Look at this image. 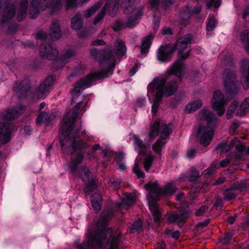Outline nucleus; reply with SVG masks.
<instances>
[{
  "label": "nucleus",
  "instance_id": "obj_1",
  "mask_svg": "<svg viewBox=\"0 0 249 249\" xmlns=\"http://www.w3.org/2000/svg\"><path fill=\"white\" fill-rule=\"evenodd\" d=\"M84 106V104L82 101L78 102L73 110L65 115L61 127L64 139L61 140L60 144L64 153L72 155L71 161L70 163V170L72 173L75 171L77 166L83 160L84 150L90 146L85 141L75 140L78 136V132L72 128V124L78 112L82 110Z\"/></svg>",
  "mask_w": 249,
  "mask_h": 249
},
{
  "label": "nucleus",
  "instance_id": "obj_2",
  "mask_svg": "<svg viewBox=\"0 0 249 249\" xmlns=\"http://www.w3.org/2000/svg\"><path fill=\"white\" fill-rule=\"evenodd\" d=\"M199 117L201 120L207 121V125H201L199 126L197 137L199 139L200 143L204 146L208 145L213 134V127L216 122V117L213 112L204 109L199 113Z\"/></svg>",
  "mask_w": 249,
  "mask_h": 249
},
{
  "label": "nucleus",
  "instance_id": "obj_3",
  "mask_svg": "<svg viewBox=\"0 0 249 249\" xmlns=\"http://www.w3.org/2000/svg\"><path fill=\"white\" fill-rule=\"evenodd\" d=\"M193 36L190 34H186L180 38L177 43V47L178 49V59L173 64L169 73L170 74H174L177 76H180L184 66L183 60L188 58L189 56V52L185 53L183 50L187 48L188 44L191 43Z\"/></svg>",
  "mask_w": 249,
  "mask_h": 249
},
{
  "label": "nucleus",
  "instance_id": "obj_4",
  "mask_svg": "<svg viewBox=\"0 0 249 249\" xmlns=\"http://www.w3.org/2000/svg\"><path fill=\"white\" fill-rule=\"evenodd\" d=\"M62 7L61 0H32L31 2L29 15L32 18H36L40 11L49 8L51 14L59 11Z\"/></svg>",
  "mask_w": 249,
  "mask_h": 249
},
{
  "label": "nucleus",
  "instance_id": "obj_5",
  "mask_svg": "<svg viewBox=\"0 0 249 249\" xmlns=\"http://www.w3.org/2000/svg\"><path fill=\"white\" fill-rule=\"evenodd\" d=\"M108 76L104 71H99L97 72L89 74L87 76L81 78L73 85V88L71 91L72 101L75 103L76 98L80 95V92L90 86L91 83L98 79L105 78Z\"/></svg>",
  "mask_w": 249,
  "mask_h": 249
},
{
  "label": "nucleus",
  "instance_id": "obj_6",
  "mask_svg": "<svg viewBox=\"0 0 249 249\" xmlns=\"http://www.w3.org/2000/svg\"><path fill=\"white\" fill-rule=\"evenodd\" d=\"M91 57L98 62L100 65H107V68L101 71H105L107 74H112V71L115 66V59L110 50H105L98 51L93 48L90 50Z\"/></svg>",
  "mask_w": 249,
  "mask_h": 249
},
{
  "label": "nucleus",
  "instance_id": "obj_7",
  "mask_svg": "<svg viewBox=\"0 0 249 249\" xmlns=\"http://www.w3.org/2000/svg\"><path fill=\"white\" fill-rule=\"evenodd\" d=\"M136 0H123L121 7L125 14L128 15V18L124 23L125 28H132L137 23V20L142 15V6L135 7L133 5Z\"/></svg>",
  "mask_w": 249,
  "mask_h": 249
},
{
  "label": "nucleus",
  "instance_id": "obj_8",
  "mask_svg": "<svg viewBox=\"0 0 249 249\" xmlns=\"http://www.w3.org/2000/svg\"><path fill=\"white\" fill-rule=\"evenodd\" d=\"M146 188L149 192V196L154 200H158L161 195L171 196L177 191V188L173 182L167 183L163 190L160 188L158 182L148 183L146 185Z\"/></svg>",
  "mask_w": 249,
  "mask_h": 249
},
{
  "label": "nucleus",
  "instance_id": "obj_9",
  "mask_svg": "<svg viewBox=\"0 0 249 249\" xmlns=\"http://www.w3.org/2000/svg\"><path fill=\"white\" fill-rule=\"evenodd\" d=\"M224 88L228 92L229 96L235 97L239 91L240 83L236 79L234 71L226 69L222 75Z\"/></svg>",
  "mask_w": 249,
  "mask_h": 249
},
{
  "label": "nucleus",
  "instance_id": "obj_10",
  "mask_svg": "<svg viewBox=\"0 0 249 249\" xmlns=\"http://www.w3.org/2000/svg\"><path fill=\"white\" fill-rule=\"evenodd\" d=\"M166 79L164 78H157L151 83L156 92L160 91L166 97L173 95L177 91L178 85L176 81H171L165 83Z\"/></svg>",
  "mask_w": 249,
  "mask_h": 249
},
{
  "label": "nucleus",
  "instance_id": "obj_11",
  "mask_svg": "<svg viewBox=\"0 0 249 249\" xmlns=\"http://www.w3.org/2000/svg\"><path fill=\"white\" fill-rule=\"evenodd\" d=\"M79 177L86 184V186L83 189L85 193L89 194L97 188L91 172L86 166H83L79 169Z\"/></svg>",
  "mask_w": 249,
  "mask_h": 249
},
{
  "label": "nucleus",
  "instance_id": "obj_12",
  "mask_svg": "<svg viewBox=\"0 0 249 249\" xmlns=\"http://www.w3.org/2000/svg\"><path fill=\"white\" fill-rule=\"evenodd\" d=\"M211 102L212 108L217 112L218 115H223L225 111L224 106L227 104V101L225 99L222 91L220 90L214 91Z\"/></svg>",
  "mask_w": 249,
  "mask_h": 249
},
{
  "label": "nucleus",
  "instance_id": "obj_13",
  "mask_svg": "<svg viewBox=\"0 0 249 249\" xmlns=\"http://www.w3.org/2000/svg\"><path fill=\"white\" fill-rule=\"evenodd\" d=\"M16 14V7L12 3H7L3 8V13L0 19V27L3 28L6 24L9 23Z\"/></svg>",
  "mask_w": 249,
  "mask_h": 249
},
{
  "label": "nucleus",
  "instance_id": "obj_14",
  "mask_svg": "<svg viewBox=\"0 0 249 249\" xmlns=\"http://www.w3.org/2000/svg\"><path fill=\"white\" fill-rule=\"evenodd\" d=\"M39 53L42 58L53 60L57 57L58 52L52 45L43 43L40 47Z\"/></svg>",
  "mask_w": 249,
  "mask_h": 249
},
{
  "label": "nucleus",
  "instance_id": "obj_15",
  "mask_svg": "<svg viewBox=\"0 0 249 249\" xmlns=\"http://www.w3.org/2000/svg\"><path fill=\"white\" fill-rule=\"evenodd\" d=\"M12 124L4 122L0 123V143L6 144L11 139Z\"/></svg>",
  "mask_w": 249,
  "mask_h": 249
},
{
  "label": "nucleus",
  "instance_id": "obj_16",
  "mask_svg": "<svg viewBox=\"0 0 249 249\" xmlns=\"http://www.w3.org/2000/svg\"><path fill=\"white\" fill-rule=\"evenodd\" d=\"M173 44H168L161 46L159 49L158 58L161 61H165L169 56L174 51Z\"/></svg>",
  "mask_w": 249,
  "mask_h": 249
},
{
  "label": "nucleus",
  "instance_id": "obj_17",
  "mask_svg": "<svg viewBox=\"0 0 249 249\" xmlns=\"http://www.w3.org/2000/svg\"><path fill=\"white\" fill-rule=\"evenodd\" d=\"M53 78L52 76H50L45 79L44 81L40 85L37 92V96L38 98H41L48 92L50 87L53 85Z\"/></svg>",
  "mask_w": 249,
  "mask_h": 249
},
{
  "label": "nucleus",
  "instance_id": "obj_18",
  "mask_svg": "<svg viewBox=\"0 0 249 249\" xmlns=\"http://www.w3.org/2000/svg\"><path fill=\"white\" fill-rule=\"evenodd\" d=\"M25 108L24 106H20L8 110L3 116V120L10 121L18 118L19 115L25 110Z\"/></svg>",
  "mask_w": 249,
  "mask_h": 249
},
{
  "label": "nucleus",
  "instance_id": "obj_19",
  "mask_svg": "<svg viewBox=\"0 0 249 249\" xmlns=\"http://www.w3.org/2000/svg\"><path fill=\"white\" fill-rule=\"evenodd\" d=\"M241 72L243 78L245 79V83L243 85L244 89L247 90L249 87V61L244 59L242 61L241 66Z\"/></svg>",
  "mask_w": 249,
  "mask_h": 249
},
{
  "label": "nucleus",
  "instance_id": "obj_20",
  "mask_svg": "<svg viewBox=\"0 0 249 249\" xmlns=\"http://www.w3.org/2000/svg\"><path fill=\"white\" fill-rule=\"evenodd\" d=\"M61 31L58 21L53 20L50 27V35L52 40H57L61 36Z\"/></svg>",
  "mask_w": 249,
  "mask_h": 249
},
{
  "label": "nucleus",
  "instance_id": "obj_21",
  "mask_svg": "<svg viewBox=\"0 0 249 249\" xmlns=\"http://www.w3.org/2000/svg\"><path fill=\"white\" fill-rule=\"evenodd\" d=\"M135 199L132 194L126 193L125 195V198L121 203L118 204V207L121 209L128 210L132 205L134 204Z\"/></svg>",
  "mask_w": 249,
  "mask_h": 249
},
{
  "label": "nucleus",
  "instance_id": "obj_22",
  "mask_svg": "<svg viewBox=\"0 0 249 249\" xmlns=\"http://www.w3.org/2000/svg\"><path fill=\"white\" fill-rule=\"evenodd\" d=\"M120 0H108L104 7L107 5L106 12L108 11V14L111 17H114L118 10V5Z\"/></svg>",
  "mask_w": 249,
  "mask_h": 249
},
{
  "label": "nucleus",
  "instance_id": "obj_23",
  "mask_svg": "<svg viewBox=\"0 0 249 249\" xmlns=\"http://www.w3.org/2000/svg\"><path fill=\"white\" fill-rule=\"evenodd\" d=\"M149 206L150 210L154 217V220L155 222H159L160 221L161 217V213L159 211L158 207L156 203L157 200H154L149 197Z\"/></svg>",
  "mask_w": 249,
  "mask_h": 249
},
{
  "label": "nucleus",
  "instance_id": "obj_24",
  "mask_svg": "<svg viewBox=\"0 0 249 249\" xmlns=\"http://www.w3.org/2000/svg\"><path fill=\"white\" fill-rule=\"evenodd\" d=\"M153 38L154 36L150 34L142 39L141 51L142 54H146L148 53Z\"/></svg>",
  "mask_w": 249,
  "mask_h": 249
},
{
  "label": "nucleus",
  "instance_id": "obj_25",
  "mask_svg": "<svg viewBox=\"0 0 249 249\" xmlns=\"http://www.w3.org/2000/svg\"><path fill=\"white\" fill-rule=\"evenodd\" d=\"M83 27V21L82 15L76 14L71 19V28L75 30H80Z\"/></svg>",
  "mask_w": 249,
  "mask_h": 249
},
{
  "label": "nucleus",
  "instance_id": "obj_26",
  "mask_svg": "<svg viewBox=\"0 0 249 249\" xmlns=\"http://www.w3.org/2000/svg\"><path fill=\"white\" fill-rule=\"evenodd\" d=\"M28 7V2L27 0H21L19 6L17 15V18L18 21L22 20L26 17Z\"/></svg>",
  "mask_w": 249,
  "mask_h": 249
},
{
  "label": "nucleus",
  "instance_id": "obj_27",
  "mask_svg": "<svg viewBox=\"0 0 249 249\" xmlns=\"http://www.w3.org/2000/svg\"><path fill=\"white\" fill-rule=\"evenodd\" d=\"M102 201L101 196L98 194H94L91 196L92 206L96 213L101 209Z\"/></svg>",
  "mask_w": 249,
  "mask_h": 249
},
{
  "label": "nucleus",
  "instance_id": "obj_28",
  "mask_svg": "<svg viewBox=\"0 0 249 249\" xmlns=\"http://www.w3.org/2000/svg\"><path fill=\"white\" fill-rule=\"evenodd\" d=\"M150 131L148 133V136L151 140L155 139L159 133L160 123L156 121L151 124L150 126Z\"/></svg>",
  "mask_w": 249,
  "mask_h": 249
},
{
  "label": "nucleus",
  "instance_id": "obj_29",
  "mask_svg": "<svg viewBox=\"0 0 249 249\" xmlns=\"http://www.w3.org/2000/svg\"><path fill=\"white\" fill-rule=\"evenodd\" d=\"M114 46L116 54L120 56H123L126 51L124 43L122 40L118 39L115 40Z\"/></svg>",
  "mask_w": 249,
  "mask_h": 249
},
{
  "label": "nucleus",
  "instance_id": "obj_30",
  "mask_svg": "<svg viewBox=\"0 0 249 249\" xmlns=\"http://www.w3.org/2000/svg\"><path fill=\"white\" fill-rule=\"evenodd\" d=\"M240 38L244 48L249 53V30H244L240 35Z\"/></svg>",
  "mask_w": 249,
  "mask_h": 249
},
{
  "label": "nucleus",
  "instance_id": "obj_31",
  "mask_svg": "<svg viewBox=\"0 0 249 249\" xmlns=\"http://www.w3.org/2000/svg\"><path fill=\"white\" fill-rule=\"evenodd\" d=\"M238 193L231 185V187L225 190L223 192L224 198L227 200L235 199Z\"/></svg>",
  "mask_w": 249,
  "mask_h": 249
},
{
  "label": "nucleus",
  "instance_id": "obj_32",
  "mask_svg": "<svg viewBox=\"0 0 249 249\" xmlns=\"http://www.w3.org/2000/svg\"><path fill=\"white\" fill-rule=\"evenodd\" d=\"M249 110V98H246L242 103L239 108L237 109L236 115L243 116Z\"/></svg>",
  "mask_w": 249,
  "mask_h": 249
},
{
  "label": "nucleus",
  "instance_id": "obj_33",
  "mask_svg": "<svg viewBox=\"0 0 249 249\" xmlns=\"http://www.w3.org/2000/svg\"><path fill=\"white\" fill-rule=\"evenodd\" d=\"M172 131V128L170 124H163L160 127V139L162 140L166 139Z\"/></svg>",
  "mask_w": 249,
  "mask_h": 249
},
{
  "label": "nucleus",
  "instance_id": "obj_34",
  "mask_svg": "<svg viewBox=\"0 0 249 249\" xmlns=\"http://www.w3.org/2000/svg\"><path fill=\"white\" fill-rule=\"evenodd\" d=\"M162 98V94L161 92H156L155 95V99L152 106V113L155 115L157 113L160 102Z\"/></svg>",
  "mask_w": 249,
  "mask_h": 249
},
{
  "label": "nucleus",
  "instance_id": "obj_35",
  "mask_svg": "<svg viewBox=\"0 0 249 249\" xmlns=\"http://www.w3.org/2000/svg\"><path fill=\"white\" fill-rule=\"evenodd\" d=\"M202 105V103L201 101H196L187 105L186 107V111L189 113H192L200 108Z\"/></svg>",
  "mask_w": 249,
  "mask_h": 249
},
{
  "label": "nucleus",
  "instance_id": "obj_36",
  "mask_svg": "<svg viewBox=\"0 0 249 249\" xmlns=\"http://www.w3.org/2000/svg\"><path fill=\"white\" fill-rule=\"evenodd\" d=\"M155 156L152 155L151 153H149L148 155L144 158L143 164V167L145 171L149 172L150 168L152 165L153 162L155 159Z\"/></svg>",
  "mask_w": 249,
  "mask_h": 249
},
{
  "label": "nucleus",
  "instance_id": "obj_37",
  "mask_svg": "<svg viewBox=\"0 0 249 249\" xmlns=\"http://www.w3.org/2000/svg\"><path fill=\"white\" fill-rule=\"evenodd\" d=\"M163 140L161 139H158L152 146L154 152L160 156L161 155V150L165 144V142H163Z\"/></svg>",
  "mask_w": 249,
  "mask_h": 249
},
{
  "label": "nucleus",
  "instance_id": "obj_38",
  "mask_svg": "<svg viewBox=\"0 0 249 249\" xmlns=\"http://www.w3.org/2000/svg\"><path fill=\"white\" fill-rule=\"evenodd\" d=\"M103 3L101 1L93 5L89 9H87L85 12V17L86 18H89L92 16L96 11L102 6Z\"/></svg>",
  "mask_w": 249,
  "mask_h": 249
},
{
  "label": "nucleus",
  "instance_id": "obj_39",
  "mask_svg": "<svg viewBox=\"0 0 249 249\" xmlns=\"http://www.w3.org/2000/svg\"><path fill=\"white\" fill-rule=\"evenodd\" d=\"M201 190V184L199 183H195L190 193L189 197L191 200H194L197 196Z\"/></svg>",
  "mask_w": 249,
  "mask_h": 249
},
{
  "label": "nucleus",
  "instance_id": "obj_40",
  "mask_svg": "<svg viewBox=\"0 0 249 249\" xmlns=\"http://www.w3.org/2000/svg\"><path fill=\"white\" fill-rule=\"evenodd\" d=\"M191 213L190 211H185L178 214V225L184 223L186 220L191 216Z\"/></svg>",
  "mask_w": 249,
  "mask_h": 249
},
{
  "label": "nucleus",
  "instance_id": "obj_41",
  "mask_svg": "<svg viewBox=\"0 0 249 249\" xmlns=\"http://www.w3.org/2000/svg\"><path fill=\"white\" fill-rule=\"evenodd\" d=\"M133 139L135 144L141 150L142 152L144 151L146 149V146L143 143L142 140L137 135H134Z\"/></svg>",
  "mask_w": 249,
  "mask_h": 249
},
{
  "label": "nucleus",
  "instance_id": "obj_42",
  "mask_svg": "<svg viewBox=\"0 0 249 249\" xmlns=\"http://www.w3.org/2000/svg\"><path fill=\"white\" fill-rule=\"evenodd\" d=\"M231 145L235 147L236 149L239 152H243L245 151V146L236 138L231 141Z\"/></svg>",
  "mask_w": 249,
  "mask_h": 249
},
{
  "label": "nucleus",
  "instance_id": "obj_43",
  "mask_svg": "<svg viewBox=\"0 0 249 249\" xmlns=\"http://www.w3.org/2000/svg\"><path fill=\"white\" fill-rule=\"evenodd\" d=\"M238 106V102L236 101H234L231 106L229 107L228 110H227V112L226 113V116L227 117V119H229L231 118L235 110V109L237 108V107Z\"/></svg>",
  "mask_w": 249,
  "mask_h": 249
},
{
  "label": "nucleus",
  "instance_id": "obj_44",
  "mask_svg": "<svg viewBox=\"0 0 249 249\" xmlns=\"http://www.w3.org/2000/svg\"><path fill=\"white\" fill-rule=\"evenodd\" d=\"M142 228V222L141 220L136 221L133 223L130 229L131 233H135V232H140Z\"/></svg>",
  "mask_w": 249,
  "mask_h": 249
},
{
  "label": "nucleus",
  "instance_id": "obj_45",
  "mask_svg": "<svg viewBox=\"0 0 249 249\" xmlns=\"http://www.w3.org/2000/svg\"><path fill=\"white\" fill-rule=\"evenodd\" d=\"M75 53L71 50H68L66 52L61 56V61L63 62H67L69 59L75 56Z\"/></svg>",
  "mask_w": 249,
  "mask_h": 249
},
{
  "label": "nucleus",
  "instance_id": "obj_46",
  "mask_svg": "<svg viewBox=\"0 0 249 249\" xmlns=\"http://www.w3.org/2000/svg\"><path fill=\"white\" fill-rule=\"evenodd\" d=\"M199 177V172L196 169L192 168L188 178L189 181H193L196 180Z\"/></svg>",
  "mask_w": 249,
  "mask_h": 249
},
{
  "label": "nucleus",
  "instance_id": "obj_47",
  "mask_svg": "<svg viewBox=\"0 0 249 249\" xmlns=\"http://www.w3.org/2000/svg\"><path fill=\"white\" fill-rule=\"evenodd\" d=\"M191 13L187 9L183 10L180 13V17L181 18V23L186 24V21L191 18Z\"/></svg>",
  "mask_w": 249,
  "mask_h": 249
},
{
  "label": "nucleus",
  "instance_id": "obj_48",
  "mask_svg": "<svg viewBox=\"0 0 249 249\" xmlns=\"http://www.w3.org/2000/svg\"><path fill=\"white\" fill-rule=\"evenodd\" d=\"M216 24V19L213 16L210 17L208 18V22L207 24V29L209 31H213L215 28Z\"/></svg>",
  "mask_w": 249,
  "mask_h": 249
},
{
  "label": "nucleus",
  "instance_id": "obj_49",
  "mask_svg": "<svg viewBox=\"0 0 249 249\" xmlns=\"http://www.w3.org/2000/svg\"><path fill=\"white\" fill-rule=\"evenodd\" d=\"M107 5L106 7H104L100 13L95 17L93 22L94 25H96L99 23L105 17Z\"/></svg>",
  "mask_w": 249,
  "mask_h": 249
},
{
  "label": "nucleus",
  "instance_id": "obj_50",
  "mask_svg": "<svg viewBox=\"0 0 249 249\" xmlns=\"http://www.w3.org/2000/svg\"><path fill=\"white\" fill-rule=\"evenodd\" d=\"M233 147L231 145H227L226 143H219L216 147V149L219 150L222 149L221 153H226L229 151Z\"/></svg>",
  "mask_w": 249,
  "mask_h": 249
},
{
  "label": "nucleus",
  "instance_id": "obj_51",
  "mask_svg": "<svg viewBox=\"0 0 249 249\" xmlns=\"http://www.w3.org/2000/svg\"><path fill=\"white\" fill-rule=\"evenodd\" d=\"M112 28L115 31H119L122 29L125 28L124 23L120 20H117L115 22Z\"/></svg>",
  "mask_w": 249,
  "mask_h": 249
},
{
  "label": "nucleus",
  "instance_id": "obj_52",
  "mask_svg": "<svg viewBox=\"0 0 249 249\" xmlns=\"http://www.w3.org/2000/svg\"><path fill=\"white\" fill-rule=\"evenodd\" d=\"M178 213H172L167 215V222L168 223H172L174 222H177L178 224Z\"/></svg>",
  "mask_w": 249,
  "mask_h": 249
},
{
  "label": "nucleus",
  "instance_id": "obj_53",
  "mask_svg": "<svg viewBox=\"0 0 249 249\" xmlns=\"http://www.w3.org/2000/svg\"><path fill=\"white\" fill-rule=\"evenodd\" d=\"M216 166L217 163L213 162L207 170L204 171V175L210 176L213 175L216 169Z\"/></svg>",
  "mask_w": 249,
  "mask_h": 249
},
{
  "label": "nucleus",
  "instance_id": "obj_54",
  "mask_svg": "<svg viewBox=\"0 0 249 249\" xmlns=\"http://www.w3.org/2000/svg\"><path fill=\"white\" fill-rule=\"evenodd\" d=\"M133 171L139 178H143L145 176L144 173L140 169L138 163L135 164Z\"/></svg>",
  "mask_w": 249,
  "mask_h": 249
},
{
  "label": "nucleus",
  "instance_id": "obj_55",
  "mask_svg": "<svg viewBox=\"0 0 249 249\" xmlns=\"http://www.w3.org/2000/svg\"><path fill=\"white\" fill-rule=\"evenodd\" d=\"M36 37L37 39L44 41L47 38V35L44 31L41 30L36 33Z\"/></svg>",
  "mask_w": 249,
  "mask_h": 249
},
{
  "label": "nucleus",
  "instance_id": "obj_56",
  "mask_svg": "<svg viewBox=\"0 0 249 249\" xmlns=\"http://www.w3.org/2000/svg\"><path fill=\"white\" fill-rule=\"evenodd\" d=\"M233 188L235 189L236 192L237 191H242L247 187V184L245 183H241L239 184H232Z\"/></svg>",
  "mask_w": 249,
  "mask_h": 249
},
{
  "label": "nucleus",
  "instance_id": "obj_57",
  "mask_svg": "<svg viewBox=\"0 0 249 249\" xmlns=\"http://www.w3.org/2000/svg\"><path fill=\"white\" fill-rule=\"evenodd\" d=\"M175 0H161V6L163 8H167L173 5Z\"/></svg>",
  "mask_w": 249,
  "mask_h": 249
},
{
  "label": "nucleus",
  "instance_id": "obj_58",
  "mask_svg": "<svg viewBox=\"0 0 249 249\" xmlns=\"http://www.w3.org/2000/svg\"><path fill=\"white\" fill-rule=\"evenodd\" d=\"M48 117V115L44 112H41L36 119V122L37 124H40L44 122Z\"/></svg>",
  "mask_w": 249,
  "mask_h": 249
},
{
  "label": "nucleus",
  "instance_id": "obj_59",
  "mask_svg": "<svg viewBox=\"0 0 249 249\" xmlns=\"http://www.w3.org/2000/svg\"><path fill=\"white\" fill-rule=\"evenodd\" d=\"M8 24V32L9 33H13L18 29V25L15 23H11V21Z\"/></svg>",
  "mask_w": 249,
  "mask_h": 249
},
{
  "label": "nucleus",
  "instance_id": "obj_60",
  "mask_svg": "<svg viewBox=\"0 0 249 249\" xmlns=\"http://www.w3.org/2000/svg\"><path fill=\"white\" fill-rule=\"evenodd\" d=\"M208 210V207L204 205L196 211L195 214L198 216H202Z\"/></svg>",
  "mask_w": 249,
  "mask_h": 249
},
{
  "label": "nucleus",
  "instance_id": "obj_61",
  "mask_svg": "<svg viewBox=\"0 0 249 249\" xmlns=\"http://www.w3.org/2000/svg\"><path fill=\"white\" fill-rule=\"evenodd\" d=\"M77 0H67L66 6L67 9L73 8L76 6Z\"/></svg>",
  "mask_w": 249,
  "mask_h": 249
},
{
  "label": "nucleus",
  "instance_id": "obj_62",
  "mask_svg": "<svg viewBox=\"0 0 249 249\" xmlns=\"http://www.w3.org/2000/svg\"><path fill=\"white\" fill-rule=\"evenodd\" d=\"M231 234L227 233L224 235L223 238L221 239V242L223 244H227L229 243L231 239Z\"/></svg>",
  "mask_w": 249,
  "mask_h": 249
},
{
  "label": "nucleus",
  "instance_id": "obj_63",
  "mask_svg": "<svg viewBox=\"0 0 249 249\" xmlns=\"http://www.w3.org/2000/svg\"><path fill=\"white\" fill-rule=\"evenodd\" d=\"M18 88L19 91H26L29 89L30 87L28 84V82H26L25 84L20 83L19 86H18Z\"/></svg>",
  "mask_w": 249,
  "mask_h": 249
},
{
  "label": "nucleus",
  "instance_id": "obj_64",
  "mask_svg": "<svg viewBox=\"0 0 249 249\" xmlns=\"http://www.w3.org/2000/svg\"><path fill=\"white\" fill-rule=\"evenodd\" d=\"M160 3V0H151L150 6L152 9H156Z\"/></svg>",
  "mask_w": 249,
  "mask_h": 249
}]
</instances>
